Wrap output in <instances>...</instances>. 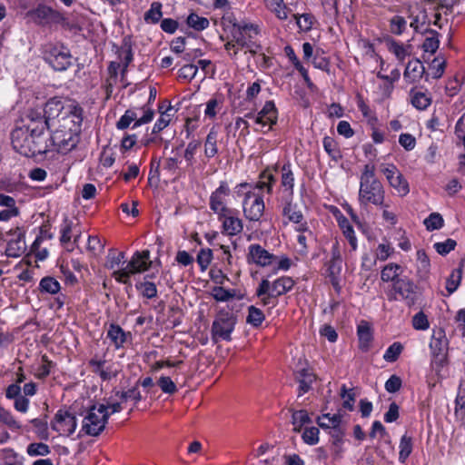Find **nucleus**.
Returning <instances> with one entry per match:
<instances>
[{"mask_svg":"<svg viewBox=\"0 0 465 465\" xmlns=\"http://www.w3.org/2000/svg\"><path fill=\"white\" fill-rule=\"evenodd\" d=\"M244 217L252 222L260 221L263 215L265 205L262 195L248 192L242 201Z\"/></svg>","mask_w":465,"mask_h":465,"instance_id":"9b49d317","label":"nucleus"},{"mask_svg":"<svg viewBox=\"0 0 465 465\" xmlns=\"http://www.w3.org/2000/svg\"><path fill=\"white\" fill-rule=\"evenodd\" d=\"M39 289L42 292L56 294L60 291V283L53 277H44L39 283Z\"/></svg>","mask_w":465,"mask_h":465,"instance_id":"a19ab883","label":"nucleus"},{"mask_svg":"<svg viewBox=\"0 0 465 465\" xmlns=\"http://www.w3.org/2000/svg\"><path fill=\"white\" fill-rule=\"evenodd\" d=\"M148 250L135 252L124 268L114 271L113 276L119 282L127 283L131 275L143 272L151 265Z\"/></svg>","mask_w":465,"mask_h":465,"instance_id":"39448f33","label":"nucleus"},{"mask_svg":"<svg viewBox=\"0 0 465 465\" xmlns=\"http://www.w3.org/2000/svg\"><path fill=\"white\" fill-rule=\"evenodd\" d=\"M292 423L293 425L294 432H301L302 426L312 423V419L305 410L294 411L292 414Z\"/></svg>","mask_w":465,"mask_h":465,"instance_id":"2f4dec72","label":"nucleus"},{"mask_svg":"<svg viewBox=\"0 0 465 465\" xmlns=\"http://www.w3.org/2000/svg\"><path fill=\"white\" fill-rule=\"evenodd\" d=\"M410 95L411 104L418 110H425L431 104V98L423 92H416L414 89H411Z\"/></svg>","mask_w":465,"mask_h":465,"instance_id":"7c9ffc66","label":"nucleus"},{"mask_svg":"<svg viewBox=\"0 0 465 465\" xmlns=\"http://www.w3.org/2000/svg\"><path fill=\"white\" fill-rule=\"evenodd\" d=\"M130 332H125L119 325L112 323L107 331V337L112 341L114 346L119 349L126 342Z\"/></svg>","mask_w":465,"mask_h":465,"instance_id":"b1692460","label":"nucleus"},{"mask_svg":"<svg viewBox=\"0 0 465 465\" xmlns=\"http://www.w3.org/2000/svg\"><path fill=\"white\" fill-rule=\"evenodd\" d=\"M79 134L72 128H63L60 125L52 134H49L50 149L55 147L57 152L63 153L71 151L78 143Z\"/></svg>","mask_w":465,"mask_h":465,"instance_id":"9d476101","label":"nucleus"},{"mask_svg":"<svg viewBox=\"0 0 465 465\" xmlns=\"http://www.w3.org/2000/svg\"><path fill=\"white\" fill-rule=\"evenodd\" d=\"M282 186L284 187V191L287 195L284 198H292L293 196V186H294V176L291 170L290 163L283 164L282 167Z\"/></svg>","mask_w":465,"mask_h":465,"instance_id":"393cba45","label":"nucleus"},{"mask_svg":"<svg viewBox=\"0 0 465 465\" xmlns=\"http://www.w3.org/2000/svg\"><path fill=\"white\" fill-rule=\"evenodd\" d=\"M26 117V125L16 127L11 133L13 148L26 157L42 156L50 151L49 124L36 110H31Z\"/></svg>","mask_w":465,"mask_h":465,"instance_id":"f257e3e1","label":"nucleus"},{"mask_svg":"<svg viewBox=\"0 0 465 465\" xmlns=\"http://www.w3.org/2000/svg\"><path fill=\"white\" fill-rule=\"evenodd\" d=\"M294 285V281L288 276H282L272 283V292L276 297L290 292Z\"/></svg>","mask_w":465,"mask_h":465,"instance_id":"a878e982","label":"nucleus"},{"mask_svg":"<svg viewBox=\"0 0 465 465\" xmlns=\"http://www.w3.org/2000/svg\"><path fill=\"white\" fill-rule=\"evenodd\" d=\"M402 268L396 263H389L381 270V278L383 282H391L395 283L396 280H400Z\"/></svg>","mask_w":465,"mask_h":465,"instance_id":"cd10ccee","label":"nucleus"},{"mask_svg":"<svg viewBox=\"0 0 465 465\" xmlns=\"http://www.w3.org/2000/svg\"><path fill=\"white\" fill-rule=\"evenodd\" d=\"M341 397L343 399V408L350 411H353L355 402V393L352 392V389L348 391L346 386L343 384L341 389Z\"/></svg>","mask_w":465,"mask_h":465,"instance_id":"bf43d9fd","label":"nucleus"},{"mask_svg":"<svg viewBox=\"0 0 465 465\" xmlns=\"http://www.w3.org/2000/svg\"><path fill=\"white\" fill-rule=\"evenodd\" d=\"M409 18H411L410 26L418 34H425L430 31L426 25H430L428 15L425 9H419L417 14L411 12Z\"/></svg>","mask_w":465,"mask_h":465,"instance_id":"412c9836","label":"nucleus"},{"mask_svg":"<svg viewBox=\"0 0 465 465\" xmlns=\"http://www.w3.org/2000/svg\"><path fill=\"white\" fill-rule=\"evenodd\" d=\"M389 183L401 196H405L410 192L409 183L401 173H398L391 181H389Z\"/></svg>","mask_w":465,"mask_h":465,"instance_id":"4c0bfd02","label":"nucleus"},{"mask_svg":"<svg viewBox=\"0 0 465 465\" xmlns=\"http://www.w3.org/2000/svg\"><path fill=\"white\" fill-rule=\"evenodd\" d=\"M315 380L316 375L313 372L307 369L301 370L296 376V381L299 382V396L308 392Z\"/></svg>","mask_w":465,"mask_h":465,"instance_id":"5701e85b","label":"nucleus"},{"mask_svg":"<svg viewBox=\"0 0 465 465\" xmlns=\"http://www.w3.org/2000/svg\"><path fill=\"white\" fill-rule=\"evenodd\" d=\"M284 202L285 205L282 209V215L287 216L289 221L292 223H301L303 215L300 210H296V206L292 205V198H284Z\"/></svg>","mask_w":465,"mask_h":465,"instance_id":"473e14b6","label":"nucleus"},{"mask_svg":"<svg viewBox=\"0 0 465 465\" xmlns=\"http://www.w3.org/2000/svg\"><path fill=\"white\" fill-rule=\"evenodd\" d=\"M213 260L211 249H201L197 254L196 261L202 271H205Z\"/></svg>","mask_w":465,"mask_h":465,"instance_id":"680f3d73","label":"nucleus"},{"mask_svg":"<svg viewBox=\"0 0 465 465\" xmlns=\"http://www.w3.org/2000/svg\"><path fill=\"white\" fill-rule=\"evenodd\" d=\"M430 270V262L424 250L417 252V273L420 280H425Z\"/></svg>","mask_w":465,"mask_h":465,"instance_id":"c85d7f7f","label":"nucleus"},{"mask_svg":"<svg viewBox=\"0 0 465 465\" xmlns=\"http://www.w3.org/2000/svg\"><path fill=\"white\" fill-rule=\"evenodd\" d=\"M110 417L104 404H93L88 407L83 420L82 430L89 436H98L104 431Z\"/></svg>","mask_w":465,"mask_h":465,"instance_id":"20e7f679","label":"nucleus"},{"mask_svg":"<svg viewBox=\"0 0 465 465\" xmlns=\"http://www.w3.org/2000/svg\"><path fill=\"white\" fill-rule=\"evenodd\" d=\"M265 316L263 312L252 305L248 308V316L246 322L253 327H259L264 321Z\"/></svg>","mask_w":465,"mask_h":465,"instance_id":"49530a36","label":"nucleus"},{"mask_svg":"<svg viewBox=\"0 0 465 465\" xmlns=\"http://www.w3.org/2000/svg\"><path fill=\"white\" fill-rule=\"evenodd\" d=\"M277 119L278 111L273 101H267L262 110L256 114L255 123L262 127L268 126V129L264 131V133H267L276 124Z\"/></svg>","mask_w":465,"mask_h":465,"instance_id":"a211bd4d","label":"nucleus"},{"mask_svg":"<svg viewBox=\"0 0 465 465\" xmlns=\"http://www.w3.org/2000/svg\"><path fill=\"white\" fill-rule=\"evenodd\" d=\"M323 148L325 152L333 159L337 160L341 158V153L337 147V143L333 138L325 136L322 141Z\"/></svg>","mask_w":465,"mask_h":465,"instance_id":"603ef678","label":"nucleus"},{"mask_svg":"<svg viewBox=\"0 0 465 465\" xmlns=\"http://www.w3.org/2000/svg\"><path fill=\"white\" fill-rule=\"evenodd\" d=\"M426 229L430 232L443 227L444 220L439 213H431L423 222Z\"/></svg>","mask_w":465,"mask_h":465,"instance_id":"a18cd8bd","label":"nucleus"},{"mask_svg":"<svg viewBox=\"0 0 465 465\" xmlns=\"http://www.w3.org/2000/svg\"><path fill=\"white\" fill-rule=\"evenodd\" d=\"M248 250L247 262L249 263L252 262L261 267H265L272 264L277 259L275 255L270 253L260 244H251Z\"/></svg>","mask_w":465,"mask_h":465,"instance_id":"f3484780","label":"nucleus"},{"mask_svg":"<svg viewBox=\"0 0 465 465\" xmlns=\"http://www.w3.org/2000/svg\"><path fill=\"white\" fill-rule=\"evenodd\" d=\"M388 49L391 53L395 54L397 59L401 62H403L406 56L409 55L405 46L394 39L388 41Z\"/></svg>","mask_w":465,"mask_h":465,"instance_id":"09e8293b","label":"nucleus"},{"mask_svg":"<svg viewBox=\"0 0 465 465\" xmlns=\"http://www.w3.org/2000/svg\"><path fill=\"white\" fill-rule=\"evenodd\" d=\"M455 414L459 419L465 421V381H461L459 386L455 400Z\"/></svg>","mask_w":465,"mask_h":465,"instance_id":"72a5a7b5","label":"nucleus"},{"mask_svg":"<svg viewBox=\"0 0 465 465\" xmlns=\"http://www.w3.org/2000/svg\"><path fill=\"white\" fill-rule=\"evenodd\" d=\"M312 64H313L314 67L330 74V67H331L330 60L323 55L322 50L316 51V53L313 56V59H312Z\"/></svg>","mask_w":465,"mask_h":465,"instance_id":"6e6d98bb","label":"nucleus"},{"mask_svg":"<svg viewBox=\"0 0 465 465\" xmlns=\"http://www.w3.org/2000/svg\"><path fill=\"white\" fill-rule=\"evenodd\" d=\"M7 234L12 236L8 241L5 254L8 257H20L25 251V233L20 227L11 229Z\"/></svg>","mask_w":465,"mask_h":465,"instance_id":"dca6fc26","label":"nucleus"},{"mask_svg":"<svg viewBox=\"0 0 465 465\" xmlns=\"http://www.w3.org/2000/svg\"><path fill=\"white\" fill-rule=\"evenodd\" d=\"M149 275H146L144 277V282L136 283L135 287L137 290L142 291L143 296L153 299L157 296V288L153 282H151L147 281L146 279L149 278Z\"/></svg>","mask_w":465,"mask_h":465,"instance_id":"c03bdc74","label":"nucleus"},{"mask_svg":"<svg viewBox=\"0 0 465 465\" xmlns=\"http://www.w3.org/2000/svg\"><path fill=\"white\" fill-rule=\"evenodd\" d=\"M237 317L230 311L221 310L212 324V340L218 342L220 340L231 341V334L234 330Z\"/></svg>","mask_w":465,"mask_h":465,"instance_id":"0eeeda50","label":"nucleus"},{"mask_svg":"<svg viewBox=\"0 0 465 465\" xmlns=\"http://www.w3.org/2000/svg\"><path fill=\"white\" fill-rule=\"evenodd\" d=\"M43 57L55 71H65L73 64L71 52L64 45H46L43 52Z\"/></svg>","mask_w":465,"mask_h":465,"instance_id":"423d86ee","label":"nucleus"},{"mask_svg":"<svg viewBox=\"0 0 465 465\" xmlns=\"http://www.w3.org/2000/svg\"><path fill=\"white\" fill-rule=\"evenodd\" d=\"M186 24L189 27L196 31H203L209 26L210 22L205 17L199 16L195 13H191L186 19Z\"/></svg>","mask_w":465,"mask_h":465,"instance_id":"ea45409f","label":"nucleus"},{"mask_svg":"<svg viewBox=\"0 0 465 465\" xmlns=\"http://www.w3.org/2000/svg\"><path fill=\"white\" fill-rule=\"evenodd\" d=\"M115 395L121 399L122 402H126L131 400L136 404L142 401L141 391H139V382H136L133 388L127 391H115Z\"/></svg>","mask_w":465,"mask_h":465,"instance_id":"e433bc0d","label":"nucleus"},{"mask_svg":"<svg viewBox=\"0 0 465 465\" xmlns=\"http://www.w3.org/2000/svg\"><path fill=\"white\" fill-rule=\"evenodd\" d=\"M30 422L33 424L34 428L35 429V433L40 439L48 440L49 433L46 420L35 418L31 420Z\"/></svg>","mask_w":465,"mask_h":465,"instance_id":"864d4df0","label":"nucleus"},{"mask_svg":"<svg viewBox=\"0 0 465 465\" xmlns=\"http://www.w3.org/2000/svg\"><path fill=\"white\" fill-rule=\"evenodd\" d=\"M402 350V344L399 341H395L386 350L383 359L388 362H394L398 360Z\"/></svg>","mask_w":465,"mask_h":465,"instance_id":"8fccbe9b","label":"nucleus"},{"mask_svg":"<svg viewBox=\"0 0 465 465\" xmlns=\"http://www.w3.org/2000/svg\"><path fill=\"white\" fill-rule=\"evenodd\" d=\"M235 210L231 209L225 215L218 216L219 221L223 222V231L231 236L241 233L243 230L242 221L234 216Z\"/></svg>","mask_w":465,"mask_h":465,"instance_id":"6ab92c4d","label":"nucleus"},{"mask_svg":"<svg viewBox=\"0 0 465 465\" xmlns=\"http://www.w3.org/2000/svg\"><path fill=\"white\" fill-rule=\"evenodd\" d=\"M0 421L8 426L11 430H19L20 424L15 420L12 413L0 406Z\"/></svg>","mask_w":465,"mask_h":465,"instance_id":"052dcab7","label":"nucleus"},{"mask_svg":"<svg viewBox=\"0 0 465 465\" xmlns=\"http://www.w3.org/2000/svg\"><path fill=\"white\" fill-rule=\"evenodd\" d=\"M424 72L425 67L420 60H411L407 64L404 78L410 83H415L422 77Z\"/></svg>","mask_w":465,"mask_h":465,"instance_id":"4be33fe9","label":"nucleus"},{"mask_svg":"<svg viewBox=\"0 0 465 465\" xmlns=\"http://www.w3.org/2000/svg\"><path fill=\"white\" fill-rule=\"evenodd\" d=\"M65 107L61 98L53 97L45 103L41 117L48 124L50 119L58 117L63 110L65 111Z\"/></svg>","mask_w":465,"mask_h":465,"instance_id":"aec40b11","label":"nucleus"},{"mask_svg":"<svg viewBox=\"0 0 465 465\" xmlns=\"http://www.w3.org/2000/svg\"><path fill=\"white\" fill-rule=\"evenodd\" d=\"M230 33L232 36V42L245 49L246 53L255 55L262 51V47L257 41V36L260 34L258 25L244 22L239 23L234 20L232 23Z\"/></svg>","mask_w":465,"mask_h":465,"instance_id":"7ed1b4c3","label":"nucleus"},{"mask_svg":"<svg viewBox=\"0 0 465 465\" xmlns=\"http://www.w3.org/2000/svg\"><path fill=\"white\" fill-rule=\"evenodd\" d=\"M231 190L226 181H222L219 187L210 195V209L218 216L230 213L226 206L225 198L230 195Z\"/></svg>","mask_w":465,"mask_h":465,"instance_id":"ddd939ff","label":"nucleus"},{"mask_svg":"<svg viewBox=\"0 0 465 465\" xmlns=\"http://www.w3.org/2000/svg\"><path fill=\"white\" fill-rule=\"evenodd\" d=\"M77 421L74 415L67 411L59 410L54 415L51 427L60 435H72L76 429Z\"/></svg>","mask_w":465,"mask_h":465,"instance_id":"4468645a","label":"nucleus"},{"mask_svg":"<svg viewBox=\"0 0 465 465\" xmlns=\"http://www.w3.org/2000/svg\"><path fill=\"white\" fill-rule=\"evenodd\" d=\"M399 448V460L404 463L412 451V439L406 434L403 435L401 439Z\"/></svg>","mask_w":465,"mask_h":465,"instance_id":"37998d69","label":"nucleus"},{"mask_svg":"<svg viewBox=\"0 0 465 465\" xmlns=\"http://www.w3.org/2000/svg\"><path fill=\"white\" fill-rule=\"evenodd\" d=\"M392 296L390 297V300L404 301L408 306L414 305L420 296L419 287L411 279L406 276L396 280L395 283L392 284Z\"/></svg>","mask_w":465,"mask_h":465,"instance_id":"1a4fd4ad","label":"nucleus"},{"mask_svg":"<svg viewBox=\"0 0 465 465\" xmlns=\"http://www.w3.org/2000/svg\"><path fill=\"white\" fill-rule=\"evenodd\" d=\"M389 22L390 32L395 35H401L407 29V21L401 15H394Z\"/></svg>","mask_w":465,"mask_h":465,"instance_id":"79ce46f5","label":"nucleus"},{"mask_svg":"<svg viewBox=\"0 0 465 465\" xmlns=\"http://www.w3.org/2000/svg\"><path fill=\"white\" fill-rule=\"evenodd\" d=\"M385 191L375 175V166L365 164L360 177L359 202L361 205L369 203L382 206L384 204Z\"/></svg>","mask_w":465,"mask_h":465,"instance_id":"f03ea898","label":"nucleus"},{"mask_svg":"<svg viewBox=\"0 0 465 465\" xmlns=\"http://www.w3.org/2000/svg\"><path fill=\"white\" fill-rule=\"evenodd\" d=\"M137 120V114L134 110L128 109L125 113L121 116V118L116 123V128L118 130H124L134 121Z\"/></svg>","mask_w":465,"mask_h":465,"instance_id":"13d9d810","label":"nucleus"},{"mask_svg":"<svg viewBox=\"0 0 465 465\" xmlns=\"http://www.w3.org/2000/svg\"><path fill=\"white\" fill-rule=\"evenodd\" d=\"M268 5L276 16L281 20H285L288 17L287 7L283 4L282 0H272Z\"/></svg>","mask_w":465,"mask_h":465,"instance_id":"0e129e2a","label":"nucleus"},{"mask_svg":"<svg viewBox=\"0 0 465 465\" xmlns=\"http://www.w3.org/2000/svg\"><path fill=\"white\" fill-rule=\"evenodd\" d=\"M26 452L29 456H47L50 452V447L43 442H33L27 446Z\"/></svg>","mask_w":465,"mask_h":465,"instance_id":"de8ad7c7","label":"nucleus"},{"mask_svg":"<svg viewBox=\"0 0 465 465\" xmlns=\"http://www.w3.org/2000/svg\"><path fill=\"white\" fill-rule=\"evenodd\" d=\"M217 138L218 132L212 127L204 142V154L207 158H213L218 153Z\"/></svg>","mask_w":465,"mask_h":465,"instance_id":"c756f323","label":"nucleus"},{"mask_svg":"<svg viewBox=\"0 0 465 465\" xmlns=\"http://www.w3.org/2000/svg\"><path fill=\"white\" fill-rule=\"evenodd\" d=\"M357 333L359 337L360 348L362 351H367L369 349L370 342L372 340L371 328L366 323L360 324L358 326Z\"/></svg>","mask_w":465,"mask_h":465,"instance_id":"f704fd0d","label":"nucleus"},{"mask_svg":"<svg viewBox=\"0 0 465 465\" xmlns=\"http://www.w3.org/2000/svg\"><path fill=\"white\" fill-rule=\"evenodd\" d=\"M157 384L164 393L172 395L177 391L175 383L168 376H161L157 381Z\"/></svg>","mask_w":465,"mask_h":465,"instance_id":"69168bd1","label":"nucleus"},{"mask_svg":"<svg viewBox=\"0 0 465 465\" xmlns=\"http://www.w3.org/2000/svg\"><path fill=\"white\" fill-rule=\"evenodd\" d=\"M319 434L317 427H306L302 433V439L308 445H316L319 442Z\"/></svg>","mask_w":465,"mask_h":465,"instance_id":"3c124183","label":"nucleus"},{"mask_svg":"<svg viewBox=\"0 0 465 465\" xmlns=\"http://www.w3.org/2000/svg\"><path fill=\"white\" fill-rule=\"evenodd\" d=\"M198 72V66L193 64H186L178 72L179 78L188 81L193 80Z\"/></svg>","mask_w":465,"mask_h":465,"instance_id":"338daca9","label":"nucleus"},{"mask_svg":"<svg viewBox=\"0 0 465 465\" xmlns=\"http://www.w3.org/2000/svg\"><path fill=\"white\" fill-rule=\"evenodd\" d=\"M430 348L433 357L431 363L435 366L436 371L439 372L448 362L449 341L442 329L433 331Z\"/></svg>","mask_w":465,"mask_h":465,"instance_id":"6e6552de","label":"nucleus"},{"mask_svg":"<svg viewBox=\"0 0 465 465\" xmlns=\"http://www.w3.org/2000/svg\"><path fill=\"white\" fill-rule=\"evenodd\" d=\"M27 15L38 25L58 23L62 18L57 11L44 5H40L35 9L29 11Z\"/></svg>","mask_w":465,"mask_h":465,"instance_id":"2eb2a0df","label":"nucleus"},{"mask_svg":"<svg viewBox=\"0 0 465 465\" xmlns=\"http://www.w3.org/2000/svg\"><path fill=\"white\" fill-rule=\"evenodd\" d=\"M84 109L76 102L69 103L64 111V115L61 119V127L73 129L78 133L81 132V127L84 120Z\"/></svg>","mask_w":465,"mask_h":465,"instance_id":"f8f14e48","label":"nucleus"},{"mask_svg":"<svg viewBox=\"0 0 465 465\" xmlns=\"http://www.w3.org/2000/svg\"><path fill=\"white\" fill-rule=\"evenodd\" d=\"M457 245V242L453 239H447L445 242H436L433 247L435 251L440 255H447L449 252L453 251Z\"/></svg>","mask_w":465,"mask_h":465,"instance_id":"e2e57ef3","label":"nucleus"},{"mask_svg":"<svg viewBox=\"0 0 465 465\" xmlns=\"http://www.w3.org/2000/svg\"><path fill=\"white\" fill-rule=\"evenodd\" d=\"M3 465H23L21 458L11 449L3 450Z\"/></svg>","mask_w":465,"mask_h":465,"instance_id":"774afa93","label":"nucleus"},{"mask_svg":"<svg viewBox=\"0 0 465 465\" xmlns=\"http://www.w3.org/2000/svg\"><path fill=\"white\" fill-rule=\"evenodd\" d=\"M425 34H429L430 35L427 36L423 42L422 48L425 52H430L431 54H434L440 45V40L439 35L440 34L430 29V31L426 32Z\"/></svg>","mask_w":465,"mask_h":465,"instance_id":"58836bf2","label":"nucleus"},{"mask_svg":"<svg viewBox=\"0 0 465 465\" xmlns=\"http://www.w3.org/2000/svg\"><path fill=\"white\" fill-rule=\"evenodd\" d=\"M124 252L117 253L114 249L109 250V253L106 257V267L108 269L114 270L118 267L121 263H124Z\"/></svg>","mask_w":465,"mask_h":465,"instance_id":"5fc2aeb1","label":"nucleus"},{"mask_svg":"<svg viewBox=\"0 0 465 465\" xmlns=\"http://www.w3.org/2000/svg\"><path fill=\"white\" fill-rule=\"evenodd\" d=\"M465 268V259L461 260L460 267L453 270L446 280V290L449 294L453 293L459 287L462 278V269Z\"/></svg>","mask_w":465,"mask_h":465,"instance_id":"bb28decb","label":"nucleus"},{"mask_svg":"<svg viewBox=\"0 0 465 465\" xmlns=\"http://www.w3.org/2000/svg\"><path fill=\"white\" fill-rule=\"evenodd\" d=\"M201 143H202L200 140L193 139L187 144V147L183 153V157L188 166L193 164L195 153L197 149L201 146Z\"/></svg>","mask_w":465,"mask_h":465,"instance_id":"4d7b16f0","label":"nucleus"},{"mask_svg":"<svg viewBox=\"0 0 465 465\" xmlns=\"http://www.w3.org/2000/svg\"><path fill=\"white\" fill-rule=\"evenodd\" d=\"M162 6L160 2H153L149 10L144 13V21L148 24H157L163 16Z\"/></svg>","mask_w":465,"mask_h":465,"instance_id":"c9c22d12","label":"nucleus"}]
</instances>
